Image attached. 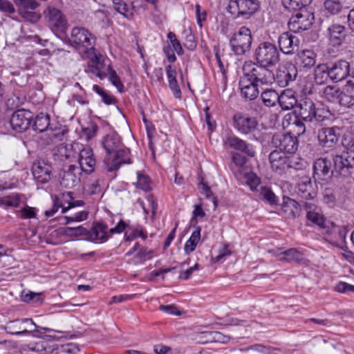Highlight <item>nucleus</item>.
Here are the masks:
<instances>
[{
	"mask_svg": "<svg viewBox=\"0 0 354 354\" xmlns=\"http://www.w3.org/2000/svg\"><path fill=\"white\" fill-rule=\"evenodd\" d=\"M102 145L106 153L104 164L107 171H117L122 165L131 163L129 152L122 147L120 137L115 132L106 135L102 140Z\"/></svg>",
	"mask_w": 354,
	"mask_h": 354,
	"instance_id": "1",
	"label": "nucleus"
},
{
	"mask_svg": "<svg viewBox=\"0 0 354 354\" xmlns=\"http://www.w3.org/2000/svg\"><path fill=\"white\" fill-rule=\"evenodd\" d=\"M234 128L241 133L248 136L253 140L262 142L265 140L263 128L255 118L241 113L233 117Z\"/></svg>",
	"mask_w": 354,
	"mask_h": 354,
	"instance_id": "2",
	"label": "nucleus"
},
{
	"mask_svg": "<svg viewBox=\"0 0 354 354\" xmlns=\"http://www.w3.org/2000/svg\"><path fill=\"white\" fill-rule=\"evenodd\" d=\"M268 66L255 63L252 61L245 62L243 67V74L249 77L259 86L270 85L274 82V75Z\"/></svg>",
	"mask_w": 354,
	"mask_h": 354,
	"instance_id": "3",
	"label": "nucleus"
},
{
	"mask_svg": "<svg viewBox=\"0 0 354 354\" xmlns=\"http://www.w3.org/2000/svg\"><path fill=\"white\" fill-rule=\"evenodd\" d=\"M257 64L274 66L280 60V53L274 44L263 41L259 44L254 52Z\"/></svg>",
	"mask_w": 354,
	"mask_h": 354,
	"instance_id": "4",
	"label": "nucleus"
},
{
	"mask_svg": "<svg viewBox=\"0 0 354 354\" xmlns=\"http://www.w3.org/2000/svg\"><path fill=\"white\" fill-rule=\"evenodd\" d=\"M68 42L76 50L88 53L94 50L95 37L85 28L77 26L72 28Z\"/></svg>",
	"mask_w": 354,
	"mask_h": 354,
	"instance_id": "5",
	"label": "nucleus"
},
{
	"mask_svg": "<svg viewBox=\"0 0 354 354\" xmlns=\"http://www.w3.org/2000/svg\"><path fill=\"white\" fill-rule=\"evenodd\" d=\"M324 109L317 107L313 100L308 97L301 100L297 112L298 118L305 122H322L328 118Z\"/></svg>",
	"mask_w": 354,
	"mask_h": 354,
	"instance_id": "6",
	"label": "nucleus"
},
{
	"mask_svg": "<svg viewBox=\"0 0 354 354\" xmlns=\"http://www.w3.org/2000/svg\"><path fill=\"white\" fill-rule=\"evenodd\" d=\"M252 41V37L250 29L245 26H241L230 37V46L235 55H243L250 50Z\"/></svg>",
	"mask_w": 354,
	"mask_h": 354,
	"instance_id": "7",
	"label": "nucleus"
},
{
	"mask_svg": "<svg viewBox=\"0 0 354 354\" xmlns=\"http://www.w3.org/2000/svg\"><path fill=\"white\" fill-rule=\"evenodd\" d=\"M259 8L256 0H230L227 10L234 17L248 19Z\"/></svg>",
	"mask_w": 354,
	"mask_h": 354,
	"instance_id": "8",
	"label": "nucleus"
},
{
	"mask_svg": "<svg viewBox=\"0 0 354 354\" xmlns=\"http://www.w3.org/2000/svg\"><path fill=\"white\" fill-rule=\"evenodd\" d=\"M71 148L79 153L78 162L82 171L91 174L95 170L96 160L93 149L89 147H83L79 142H74L70 145Z\"/></svg>",
	"mask_w": 354,
	"mask_h": 354,
	"instance_id": "9",
	"label": "nucleus"
},
{
	"mask_svg": "<svg viewBox=\"0 0 354 354\" xmlns=\"http://www.w3.org/2000/svg\"><path fill=\"white\" fill-rule=\"evenodd\" d=\"M48 26L53 32H65L68 28V22L59 9L48 6L44 12Z\"/></svg>",
	"mask_w": 354,
	"mask_h": 354,
	"instance_id": "10",
	"label": "nucleus"
},
{
	"mask_svg": "<svg viewBox=\"0 0 354 354\" xmlns=\"http://www.w3.org/2000/svg\"><path fill=\"white\" fill-rule=\"evenodd\" d=\"M314 21L313 14L307 8L300 10L292 15L288 22L290 31L299 32L310 28Z\"/></svg>",
	"mask_w": 354,
	"mask_h": 354,
	"instance_id": "11",
	"label": "nucleus"
},
{
	"mask_svg": "<svg viewBox=\"0 0 354 354\" xmlns=\"http://www.w3.org/2000/svg\"><path fill=\"white\" fill-rule=\"evenodd\" d=\"M82 169L78 166L70 165L64 167L59 173L60 185L67 189H72L80 183Z\"/></svg>",
	"mask_w": 354,
	"mask_h": 354,
	"instance_id": "12",
	"label": "nucleus"
},
{
	"mask_svg": "<svg viewBox=\"0 0 354 354\" xmlns=\"http://www.w3.org/2000/svg\"><path fill=\"white\" fill-rule=\"evenodd\" d=\"M297 77V68L292 63H286L278 66L274 75V81L281 87L287 86Z\"/></svg>",
	"mask_w": 354,
	"mask_h": 354,
	"instance_id": "13",
	"label": "nucleus"
},
{
	"mask_svg": "<svg viewBox=\"0 0 354 354\" xmlns=\"http://www.w3.org/2000/svg\"><path fill=\"white\" fill-rule=\"evenodd\" d=\"M124 239L126 241H132L137 237H141L143 239L146 238V235L144 234L142 228L139 225H130L129 222H125L123 220L120 221L117 225L110 229V232L112 234H120L124 231Z\"/></svg>",
	"mask_w": 354,
	"mask_h": 354,
	"instance_id": "14",
	"label": "nucleus"
},
{
	"mask_svg": "<svg viewBox=\"0 0 354 354\" xmlns=\"http://www.w3.org/2000/svg\"><path fill=\"white\" fill-rule=\"evenodd\" d=\"M330 160L326 158H319L313 163V177L320 183H327L333 176Z\"/></svg>",
	"mask_w": 354,
	"mask_h": 354,
	"instance_id": "15",
	"label": "nucleus"
},
{
	"mask_svg": "<svg viewBox=\"0 0 354 354\" xmlns=\"http://www.w3.org/2000/svg\"><path fill=\"white\" fill-rule=\"evenodd\" d=\"M33 114L28 110L21 109L15 111L10 118V125L13 130L23 132L27 130L31 123Z\"/></svg>",
	"mask_w": 354,
	"mask_h": 354,
	"instance_id": "16",
	"label": "nucleus"
},
{
	"mask_svg": "<svg viewBox=\"0 0 354 354\" xmlns=\"http://www.w3.org/2000/svg\"><path fill=\"white\" fill-rule=\"evenodd\" d=\"M272 144L284 153H293L297 149V140L290 134L277 133L273 136Z\"/></svg>",
	"mask_w": 354,
	"mask_h": 354,
	"instance_id": "17",
	"label": "nucleus"
},
{
	"mask_svg": "<svg viewBox=\"0 0 354 354\" xmlns=\"http://www.w3.org/2000/svg\"><path fill=\"white\" fill-rule=\"evenodd\" d=\"M339 129L337 127H324L318 131L317 138L323 149H333L339 141Z\"/></svg>",
	"mask_w": 354,
	"mask_h": 354,
	"instance_id": "18",
	"label": "nucleus"
},
{
	"mask_svg": "<svg viewBox=\"0 0 354 354\" xmlns=\"http://www.w3.org/2000/svg\"><path fill=\"white\" fill-rule=\"evenodd\" d=\"M223 143L226 148H230L236 151H241L250 157H254L255 156L256 152L254 147L251 144L247 143L245 140L239 138L237 136H227L224 140Z\"/></svg>",
	"mask_w": 354,
	"mask_h": 354,
	"instance_id": "19",
	"label": "nucleus"
},
{
	"mask_svg": "<svg viewBox=\"0 0 354 354\" xmlns=\"http://www.w3.org/2000/svg\"><path fill=\"white\" fill-rule=\"evenodd\" d=\"M280 50L286 55H291L298 50L299 39L288 32H283L278 38Z\"/></svg>",
	"mask_w": 354,
	"mask_h": 354,
	"instance_id": "20",
	"label": "nucleus"
},
{
	"mask_svg": "<svg viewBox=\"0 0 354 354\" xmlns=\"http://www.w3.org/2000/svg\"><path fill=\"white\" fill-rule=\"evenodd\" d=\"M334 167L340 174L346 175L350 168L354 167V153L343 152L333 158Z\"/></svg>",
	"mask_w": 354,
	"mask_h": 354,
	"instance_id": "21",
	"label": "nucleus"
},
{
	"mask_svg": "<svg viewBox=\"0 0 354 354\" xmlns=\"http://www.w3.org/2000/svg\"><path fill=\"white\" fill-rule=\"evenodd\" d=\"M51 167L44 160H37L32 167V173L38 183L45 184L50 178Z\"/></svg>",
	"mask_w": 354,
	"mask_h": 354,
	"instance_id": "22",
	"label": "nucleus"
},
{
	"mask_svg": "<svg viewBox=\"0 0 354 354\" xmlns=\"http://www.w3.org/2000/svg\"><path fill=\"white\" fill-rule=\"evenodd\" d=\"M87 239L93 242H105L110 237V229L102 223L95 224L89 230H87Z\"/></svg>",
	"mask_w": 354,
	"mask_h": 354,
	"instance_id": "23",
	"label": "nucleus"
},
{
	"mask_svg": "<svg viewBox=\"0 0 354 354\" xmlns=\"http://www.w3.org/2000/svg\"><path fill=\"white\" fill-rule=\"evenodd\" d=\"M259 86L249 77H245L244 74L239 80L241 94L246 100H252L258 97L259 93Z\"/></svg>",
	"mask_w": 354,
	"mask_h": 354,
	"instance_id": "24",
	"label": "nucleus"
},
{
	"mask_svg": "<svg viewBox=\"0 0 354 354\" xmlns=\"http://www.w3.org/2000/svg\"><path fill=\"white\" fill-rule=\"evenodd\" d=\"M269 160L272 170L279 174H281L289 167L288 157L283 151H272L269 155Z\"/></svg>",
	"mask_w": 354,
	"mask_h": 354,
	"instance_id": "25",
	"label": "nucleus"
},
{
	"mask_svg": "<svg viewBox=\"0 0 354 354\" xmlns=\"http://www.w3.org/2000/svg\"><path fill=\"white\" fill-rule=\"evenodd\" d=\"M330 70V79L335 82H340L350 75V65L345 60H339L328 67Z\"/></svg>",
	"mask_w": 354,
	"mask_h": 354,
	"instance_id": "26",
	"label": "nucleus"
},
{
	"mask_svg": "<svg viewBox=\"0 0 354 354\" xmlns=\"http://www.w3.org/2000/svg\"><path fill=\"white\" fill-rule=\"evenodd\" d=\"M297 189V195L303 200L313 201L316 196L317 192L308 177L302 178L299 182Z\"/></svg>",
	"mask_w": 354,
	"mask_h": 354,
	"instance_id": "27",
	"label": "nucleus"
},
{
	"mask_svg": "<svg viewBox=\"0 0 354 354\" xmlns=\"http://www.w3.org/2000/svg\"><path fill=\"white\" fill-rule=\"evenodd\" d=\"M304 207L307 212L306 218L319 227L324 224L326 219L322 214L320 209L313 202H305Z\"/></svg>",
	"mask_w": 354,
	"mask_h": 354,
	"instance_id": "28",
	"label": "nucleus"
},
{
	"mask_svg": "<svg viewBox=\"0 0 354 354\" xmlns=\"http://www.w3.org/2000/svg\"><path fill=\"white\" fill-rule=\"evenodd\" d=\"M167 77L169 82V86L174 96L180 99L181 97V91L176 80V67L169 64L165 67Z\"/></svg>",
	"mask_w": 354,
	"mask_h": 354,
	"instance_id": "29",
	"label": "nucleus"
},
{
	"mask_svg": "<svg viewBox=\"0 0 354 354\" xmlns=\"http://www.w3.org/2000/svg\"><path fill=\"white\" fill-rule=\"evenodd\" d=\"M279 104L283 110H290L294 108L297 103L295 92L291 89L284 90L279 95Z\"/></svg>",
	"mask_w": 354,
	"mask_h": 354,
	"instance_id": "30",
	"label": "nucleus"
},
{
	"mask_svg": "<svg viewBox=\"0 0 354 354\" xmlns=\"http://www.w3.org/2000/svg\"><path fill=\"white\" fill-rule=\"evenodd\" d=\"M345 27L339 24H333L328 28V37L333 46H339L344 39Z\"/></svg>",
	"mask_w": 354,
	"mask_h": 354,
	"instance_id": "31",
	"label": "nucleus"
},
{
	"mask_svg": "<svg viewBox=\"0 0 354 354\" xmlns=\"http://www.w3.org/2000/svg\"><path fill=\"white\" fill-rule=\"evenodd\" d=\"M340 104L347 108L354 106V82L348 80L342 91Z\"/></svg>",
	"mask_w": 354,
	"mask_h": 354,
	"instance_id": "32",
	"label": "nucleus"
},
{
	"mask_svg": "<svg viewBox=\"0 0 354 354\" xmlns=\"http://www.w3.org/2000/svg\"><path fill=\"white\" fill-rule=\"evenodd\" d=\"M26 323L32 325L28 320L17 319L10 322L4 326V329L8 333L11 335H19L26 334L27 328L24 327Z\"/></svg>",
	"mask_w": 354,
	"mask_h": 354,
	"instance_id": "33",
	"label": "nucleus"
},
{
	"mask_svg": "<svg viewBox=\"0 0 354 354\" xmlns=\"http://www.w3.org/2000/svg\"><path fill=\"white\" fill-rule=\"evenodd\" d=\"M281 209L289 218H295L299 215V203L295 200L290 198H283Z\"/></svg>",
	"mask_w": 354,
	"mask_h": 354,
	"instance_id": "34",
	"label": "nucleus"
},
{
	"mask_svg": "<svg viewBox=\"0 0 354 354\" xmlns=\"http://www.w3.org/2000/svg\"><path fill=\"white\" fill-rule=\"evenodd\" d=\"M68 133L66 127H50L48 131L46 132L48 136L47 144H55L63 140L64 136Z\"/></svg>",
	"mask_w": 354,
	"mask_h": 354,
	"instance_id": "35",
	"label": "nucleus"
},
{
	"mask_svg": "<svg viewBox=\"0 0 354 354\" xmlns=\"http://www.w3.org/2000/svg\"><path fill=\"white\" fill-rule=\"evenodd\" d=\"M51 127L49 115L43 113L37 115L32 125L33 129L39 133L48 131Z\"/></svg>",
	"mask_w": 354,
	"mask_h": 354,
	"instance_id": "36",
	"label": "nucleus"
},
{
	"mask_svg": "<svg viewBox=\"0 0 354 354\" xmlns=\"http://www.w3.org/2000/svg\"><path fill=\"white\" fill-rule=\"evenodd\" d=\"M315 53L310 50H304L298 53L297 62L304 68H311L316 62Z\"/></svg>",
	"mask_w": 354,
	"mask_h": 354,
	"instance_id": "37",
	"label": "nucleus"
},
{
	"mask_svg": "<svg viewBox=\"0 0 354 354\" xmlns=\"http://www.w3.org/2000/svg\"><path fill=\"white\" fill-rule=\"evenodd\" d=\"M135 252H137L136 258H138L140 262H143L146 260H149L152 258L153 251L152 250H148L145 248H141L138 243H136L133 247L126 253V256H130Z\"/></svg>",
	"mask_w": 354,
	"mask_h": 354,
	"instance_id": "38",
	"label": "nucleus"
},
{
	"mask_svg": "<svg viewBox=\"0 0 354 354\" xmlns=\"http://www.w3.org/2000/svg\"><path fill=\"white\" fill-rule=\"evenodd\" d=\"M342 91L336 86H327L322 92V97L327 101L340 104Z\"/></svg>",
	"mask_w": 354,
	"mask_h": 354,
	"instance_id": "39",
	"label": "nucleus"
},
{
	"mask_svg": "<svg viewBox=\"0 0 354 354\" xmlns=\"http://www.w3.org/2000/svg\"><path fill=\"white\" fill-rule=\"evenodd\" d=\"M276 256L279 260L286 261H300L303 259L302 253L295 248L279 252L276 254Z\"/></svg>",
	"mask_w": 354,
	"mask_h": 354,
	"instance_id": "40",
	"label": "nucleus"
},
{
	"mask_svg": "<svg viewBox=\"0 0 354 354\" xmlns=\"http://www.w3.org/2000/svg\"><path fill=\"white\" fill-rule=\"evenodd\" d=\"M201 227L196 226L195 230L192 232L189 239L186 241L184 245V251L185 254H189L196 249L197 244L201 240Z\"/></svg>",
	"mask_w": 354,
	"mask_h": 354,
	"instance_id": "41",
	"label": "nucleus"
},
{
	"mask_svg": "<svg viewBox=\"0 0 354 354\" xmlns=\"http://www.w3.org/2000/svg\"><path fill=\"white\" fill-rule=\"evenodd\" d=\"M315 82L317 84L326 83L328 78L330 79V70L325 64L318 65L315 69Z\"/></svg>",
	"mask_w": 354,
	"mask_h": 354,
	"instance_id": "42",
	"label": "nucleus"
},
{
	"mask_svg": "<svg viewBox=\"0 0 354 354\" xmlns=\"http://www.w3.org/2000/svg\"><path fill=\"white\" fill-rule=\"evenodd\" d=\"M261 97L263 104L268 107L274 106L279 102V94L272 88H268L261 93Z\"/></svg>",
	"mask_w": 354,
	"mask_h": 354,
	"instance_id": "43",
	"label": "nucleus"
},
{
	"mask_svg": "<svg viewBox=\"0 0 354 354\" xmlns=\"http://www.w3.org/2000/svg\"><path fill=\"white\" fill-rule=\"evenodd\" d=\"M113 8L118 12L123 15L127 19H131L133 16V9L122 0H113Z\"/></svg>",
	"mask_w": 354,
	"mask_h": 354,
	"instance_id": "44",
	"label": "nucleus"
},
{
	"mask_svg": "<svg viewBox=\"0 0 354 354\" xmlns=\"http://www.w3.org/2000/svg\"><path fill=\"white\" fill-rule=\"evenodd\" d=\"M324 8L328 12L335 15L347 7L344 5V0H325Z\"/></svg>",
	"mask_w": 354,
	"mask_h": 354,
	"instance_id": "45",
	"label": "nucleus"
},
{
	"mask_svg": "<svg viewBox=\"0 0 354 354\" xmlns=\"http://www.w3.org/2000/svg\"><path fill=\"white\" fill-rule=\"evenodd\" d=\"M30 349L41 354H51L55 350V346H50L48 342L40 340L31 344Z\"/></svg>",
	"mask_w": 354,
	"mask_h": 354,
	"instance_id": "46",
	"label": "nucleus"
},
{
	"mask_svg": "<svg viewBox=\"0 0 354 354\" xmlns=\"http://www.w3.org/2000/svg\"><path fill=\"white\" fill-rule=\"evenodd\" d=\"M59 208H62V213L64 214L66 212L65 203L62 196H55L53 207L50 209L45 211V215L47 217L53 216L58 211Z\"/></svg>",
	"mask_w": 354,
	"mask_h": 354,
	"instance_id": "47",
	"label": "nucleus"
},
{
	"mask_svg": "<svg viewBox=\"0 0 354 354\" xmlns=\"http://www.w3.org/2000/svg\"><path fill=\"white\" fill-rule=\"evenodd\" d=\"M284 8L289 11H299L306 8L308 3H304V0H281Z\"/></svg>",
	"mask_w": 354,
	"mask_h": 354,
	"instance_id": "48",
	"label": "nucleus"
},
{
	"mask_svg": "<svg viewBox=\"0 0 354 354\" xmlns=\"http://www.w3.org/2000/svg\"><path fill=\"white\" fill-rule=\"evenodd\" d=\"M102 57L101 55L93 53L91 57V60L92 63L95 64L100 72H104L105 73L106 77L108 75V73L111 71L112 67L110 64L106 65L104 62L102 61Z\"/></svg>",
	"mask_w": 354,
	"mask_h": 354,
	"instance_id": "49",
	"label": "nucleus"
},
{
	"mask_svg": "<svg viewBox=\"0 0 354 354\" xmlns=\"http://www.w3.org/2000/svg\"><path fill=\"white\" fill-rule=\"evenodd\" d=\"M244 183L254 191L260 185L261 180L254 172L245 173L243 175Z\"/></svg>",
	"mask_w": 354,
	"mask_h": 354,
	"instance_id": "50",
	"label": "nucleus"
},
{
	"mask_svg": "<svg viewBox=\"0 0 354 354\" xmlns=\"http://www.w3.org/2000/svg\"><path fill=\"white\" fill-rule=\"evenodd\" d=\"M137 178V182L134 183L137 188H139L145 192L151 190V180L147 176L138 172Z\"/></svg>",
	"mask_w": 354,
	"mask_h": 354,
	"instance_id": "51",
	"label": "nucleus"
},
{
	"mask_svg": "<svg viewBox=\"0 0 354 354\" xmlns=\"http://www.w3.org/2000/svg\"><path fill=\"white\" fill-rule=\"evenodd\" d=\"M62 198L64 201L65 204H68V205L66 206V212L73 207L83 206L84 205V202L82 200L71 201V200L73 199V192H71L62 194Z\"/></svg>",
	"mask_w": 354,
	"mask_h": 354,
	"instance_id": "52",
	"label": "nucleus"
},
{
	"mask_svg": "<svg viewBox=\"0 0 354 354\" xmlns=\"http://www.w3.org/2000/svg\"><path fill=\"white\" fill-rule=\"evenodd\" d=\"M261 195L262 196L263 199L270 205L277 204V197L270 188L267 187H262L261 188Z\"/></svg>",
	"mask_w": 354,
	"mask_h": 354,
	"instance_id": "53",
	"label": "nucleus"
},
{
	"mask_svg": "<svg viewBox=\"0 0 354 354\" xmlns=\"http://www.w3.org/2000/svg\"><path fill=\"white\" fill-rule=\"evenodd\" d=\"M19 213L22 219L34 218L37 216V209L35 207L26 205L19 211Z\"/></svg>",
	"mask_w": 354,
	"mask_h": 354,
	"instance_id": "54",
	"label": "nucleus"
},
{
	"mask_svg": "<svg viewBox=\"0 0 354 354\" xmlns=\"http://www.w3.org/2000/svg\"><path fill=\"white\" fill-rule=\"evenodd\" d=\"M199 188L201 189L202 194H205L206 198L209 199L214 204V208H216L218 205V201L216 197L212 195L210 187L203 182H201L198 185Z\"/></svg>",
	"mask_w": 354,
	"mask_h": 354,
	"instance_id": "55",
	"label": "nucleus"
},
{
	"mask_svg": "<svg viewBox=\"0 0 354 354\" xmlns=\"http://www.w3.org/2000/svg\"><path fill=\"white\" fill-rule=\"evenodd\" d=\"M87 230L82 226H78L77 227H66L64 230V234L67 236H79L82 235H86L87 236Z\"/></svg>",
	"mask_w": 354,
	"mask_h": 354,
	"instance_id": "56",
	"label": "nucleus"
},
{
	"mask_svg": "<svg viewBox=\"0 0 354 354\" xmlns=\"http://www.w3.org/2000/svg\"><path fill=\"white\" fill-rule=\"evenodd\" d=\"M108 75L109 81L112 83V84L117 88L119 92L122 93L124 91V85L117 75L115 71L112 68Z\"/></svg>",
	"mask_w": 354,
	"mask_h": 354,
	"instance_id": "57",
	"label": "nucleus"
},
{
	"mask_svg": "<svg viewBox=\"0 0 354 354\" xmlns=\"http://www.w3.org/2000/svg\"><path fill=\"white\" fill-rule=\"evenodd\" d=\"M337 226L326 220L320 228L322 230L323 234L331 236V238H336V230L335 228L337 227Z\"/></svg>",
	"mask_w": 354,
	"mask_h": 354,
	"instance_id": "58",
	"label": "nucleus"
},
{
	"mask_svg": "<svg viewBox=\"0 0 354 354\" xmlns=\"http://www.w3.org/2000/svg\"><path fill=\"white\" fill-rule=\"evenodd\" d=\"M342 145L349 153H354V136L351 133L344 134Z\"/></svg>",
	"mask_w": 354,
	"mask_h": 354,
	"instance_id": "59",
	"label": "nucleus"
},
{
	"mask_svg": "<svg viewBox=\"0 0 354 354\" xmlns=\"http://www.w3.org/2000/svg\"><path fill=\"white\" fill-rule=\"evenodd\" d=\"M323 201L330 207H333L336 202L334 192L329 188H326L323 192Z\"/></svg>",
	"mask_w": 354,
	"mask_h": 354,
	"instance_id": "60",
	"label": "nucleus"
},
{
	"mask_svg": "<svg viewBox=\"0 0 354 354\" xmlns=\"http://www.w3.org/2000/svg\"><path fill=\"white\" fill-rule=\"evenodd\" d=\"M194 207V209L192 213V217L191 218V224L194 225V227H196V226H198V218L205 217V212L200 205H195Z\"/></svg>",
	"mask_w": 354,
	"mask_h": 354,
	"instance_id": "61",
	"label": "nucleus"
},
{
	"mask_svg": "<svg viewBox=\"0 0 354 354\" xmlns=\"http://www.w3.org/2000/svg\"><path fill=\"white\" fill-rule=\"evenodd\" d=\"M19 14L24 19L31 23L37 22L40 18L39 15L33 11H28L20 9Z\"/></svg>",
	"mask_w": 354,
	"mask_h": 354,
	"instance_id": "62",
	"label": "nucleus"
},
{
	"mask_svg": "<svg viewBox=\"0 0 354 354\" xmlns=\"http://www.w3.org/2000/svg\"><path fill=\"white\" fill-rule=\"evenodd\" d=\"M102 180L96 179L88 183L87 185V191L88 193L92 195L100 194L102 191Z\"/></svg>",
	"mask_w": 354,
	"mask_h": 354,
	"instance_id": "63",
	"label": "nucleus"
},
{
	"mask_svg": "<svg viewBox=\"0 0 354 354\" xmlns=\"http://www.w3.org/2000/svg\"><path fill=\"white\" fill-rule=\"evenodd\" d=\"M160 310L171 315L179 316L181 315L180 310L174 304L170 305H160L159 307Z\"/></svg>",
	"mask_w": 354,
	"mask_h": 354,
	"instance_id": "64",
	"label": "nucleus"
}]
</instances>
